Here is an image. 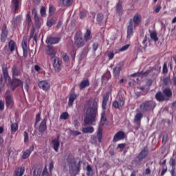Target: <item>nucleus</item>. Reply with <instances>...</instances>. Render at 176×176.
Instances as JSON below:
<instances>
[{
  "label": "nucleus",
  "instance_id": "nucleus-37",
  "mask_svg": "<svg viewBox=\"0 0 176 176\" xmlns=\"http://www.w3.org/2000/svg\"><path fill=\"white\" fill-rule=\"evenodd\" d=\"M2 72L4 79H8V78H9V72L8 71V67L5 65H2Z\"/></svg>",
  "mask_w": 176,
  "mask_h": 176
},
{
  "label": "nucleus",
  "instance_id": "nucleus-43",
  "mask_svg": "<svg viewBox=\"0 0 176 176\" xmlns=\"http://www.w3.org/2000/svg\"><path fill=\"white\" fill-rule=\"evenodd\" d=\"M21 23V16H16V18H14L12 21V24H14V25H17Z\"/></svg>",
  "mask_w": 176,
  "mask_h": 176
},
{
  "label": "nucleus",
  "instance_id": "nucleus-41",
  "mask_svg": "<svg viewBox=\"0 0 176 176\" xmlns=\"http://www.w3.org/2000/svg\"><path fill=\"white\" fill-rule=\"evenodd\" d=\"M74 160H75V157H74V155H72V153L67 154V162L68 164H71L72 163H74Z\"/></svg>",
  "mask_w": 176,
  "mask_h": 176
},
{
  "label": "nucleus",
  "instance_id": "nucleus-28",
  "mask_svg": "<svg viewBox=\"0 0 176 176\" xmlns=\"http://www.w3.org/2000/svg\"><path fill=\"white\" fill-rule=\"evenodd\" d=\"M109 100V94L107 93L103 96L102 102V109H107V104H108V101Z\"/></svg>",
  "mask_w": 176,
  "mask_h": 176
},
{
  "label": "nucleus",
  "instance_id": "nucleus-49",
  "mask_svg": "<svg viewBox=\"0 0 176 176\" xmlns=\"http://www.w3.org/2000/svg\"><path fill=\"white\" fill-rule=\"evenodd\" d=\"M168 142V135L165 134L162 137V145H166L167 142Z\"/></svg>",
  "mask_w": 176,
  "mask_h": 176
},
{
  "label": "nucleus",
  "instance_id": "nucleus-62",
  "mask_svg": "<svg viewBox=\"0 0 176 176\" xmlns=\"http://www.w3.org/2000/svg\"><path fill=\"white\" fill-rule=\"evenodd\" d=\"M73 124L74 125L76 129H78L79 127V121H78V120L76 119H74L73 121Z\"/></svg>",
  "mask_w": 176,
  "mask_h": 176
},
{
  "label": "nucleus",
  "instance_id": "nucleus-61",
  "mask_svg": "<svg viewBox=\"0 0 176 176\" xmlns=\"http://www.w3.org/2000/svg\"><path fill=\"white\" fill-rule=\"evenodd\" d=\"M107 57H109V60H113V58L115 57V54L113 52H109L107 54Z\"/></svg>",
  "mask_w": 176,
  "mask_h": 176
},
{
  "label": "nucleus",
  "instance_id": "nucleus-1",
  "mask_svg": "<svg viewBox=\"0 0 176 176\" xmlns=\"http://www.w3.org/2000/svg\"><path fill=\"white\" fill-rule=\"evenodd\" d=\"M98 100L96 98H90L87 100L84 106L86 111L85 117L84 118L85 124H93L96 122V116H97V111L98 109Z\"/></svg>",
  "mask_w": 176,
  "mask_h": 176
},
{
  "label": "nucleus",
  "instance_id": "nucleus-55",
  "mask_svg": "<svg viewBox=\"0 0 176 176\" xmlns=\"http://www.w3.org/2000/svg\"><path fill=\"white\" fill-rule=\"evenodd\" d=\"M39 122H41V113L36 115L35 125L36 126Z\"/></svg>",
  "mask_w": 176,
  "mask_h": 176
},
{
  "label": "nucleus",
  "instance_id": "nucleus-5",
  "mask_svg": "<svg viewBox=\"0 0 176 176\" xmlns=\"http://www.w3.org/2000/svg\"><path fill=\"white\" fill-rule=\"evenodd\" d=\"M74 45L78 49L85 46V39L82 37V32H77L74 37Z\"/></svg>",
  "mask_w": 176,
  "mask_h": 176
},
{
  "label": "nucleus",
  "instance_id": "nucleus-18",
  "mask_svg": "<svg viewBox=\"0 0 176 176\" xmlns=\"http://www.w3.org/2000/svg\"><path fill=\"white\" fill-rule=\"evenodd\" d=\"M142 20V16H141V14L138 13L135 14L132 19V23H133V27H138V25L141 24Z\"/></svg>",
  "mask_w": 176,
  "mask_h": 176
},
{
  "label": "nucleus",
  "instance_id": "nucleus-44",
  "mask_svg": "<svg viewBox=\"0 0 176 176\" xmlns=\"http://www.w3.org/2000/svg\"><path fill=\"white\" fill-rule=\"evenodd\" d=\"M26 23H27L28 27H31L32 19H31V15L30 14V12H28L26 14Z\"/></svg>",
  "mask_w": 176,
  "mask_h": 176
},
{
  "label": "nucleus",
  "instance_id": "nucleus-30",
  "mask_svg": "<svg viewBox=\"0 0 176 176\" xmlns=\"http://www.w3.org/2000/svg\"><path fill=\"white\" fill-rule=\"evenodd\" d=\"M116 13L118 16L123 14V6H122V1H119L116 6Z\"/></svg>",
  "mask_w": 176,
  "mask_h": 176
},
{
  "label": "nucleus",
  "instance_id": "nucleus-48",
  "mask_svg": "<svg viewBox=\"0 0 176 176\" xmlns=\"http://www.w3.org/2000/svg\"><path fill=\"white\" fill-rule=\"evenodd\" d=\"M169 166H170L172 167V168H175V166H176L175 159H174L173 157L170 158Z\"/></svg>",
  "mask_w": 176,
  "mask_h": 176
},
{
  "label": "nucleus",
  "instance_id": "nucleus-59",
  "mask_svg": "<svg viewBox=\"0 0 176 176\" xmlns=\"http://www.w3.org/2000/svg\"><path fill=\"white\" fill-rule=\"evenodd\" d=\"M71 134L74 137H76V135H80V134H82V133L80 132H79L78 131H71Z\"/></svg>",
  "mask_w": 176,
  "mask_h": 176
},
{
  "label": "nucleus",
  "instance_id": "nucleus-23",
  "mask_svg": "<svg viewBox=\"0 0 176 176\" xmlns=\"http://www.w3.org/2000/svg\"><path fill=\"white\" fill-rule=\"evenodd\" d=\"M34 152V146H31L29 149L26 150L25 151H23L22 154V159L25 160V159H28L30 157V155Z\"/></svg>",
  "mask_w": 176,
  "mask_h": 176
},
{
  "label": "nucleus",
  "instance_id": "nucleus-29",
  "mask_svg": "<svg viewBox=\"0 0 176 176\" xmlns=\"http://www.w3.org/2000/svg\"><path fill=\"white\" fill-rule=\"evenodd\" d=\"M11 85L12 86H16V87L21 86L23 89V85H24V82L19 78H13V80L11 82Z\"/></svg>",
  "mask_w": 176,
  "mask_h": 176
},
{
  "label": "nucleus",
  "instance_id": "nucleus-60",
  "mask_svg": "<svg viewBox=\"0 0 176 176\" xmlns=\"http://www.w3.org/2000/svg\"><path fill=\"white\" fill-rule=\"evenodd\" d=\"M23 137H24V142H28V133L27 131H24L23 133Z\"/></svg>",
  "mask_w": 176,
  "mask_h": 176
},
{
  "label": "nucleus",
  "instance_id": "nucleus-45",
  "mask_svg": "<svg viewBox=\"0 0 176 176\" xmlns=\"http://www.w3.org/2000/svg\"><path fill=\"white\" fill-rule=\"evenodd\" d=\"M69 114H68V112H63L60 116V119L63 120H67V119H69Z\"/></svg>",
  "mask_w": 176,
  "mask_h": 176
},
{
  "label": "nucleus",
  "instance_id": "nucleus-19",
  "mask_svg": "<svg viewBox=\"0 0 176 176\" xmlns=\"http://www.w3.org/2000/svg\"><path fill=\"white\" fill-rule=\"evenodd\" d=\"M20 3H21V0H12L10 8L15 13L19 12V7L20 6Z\"/></svg>",
  "mask_w": 176,
  "mask_h": 176
},
{
  "label": "nucleus",
  "instance_id": "nucleus-17",
  "mask_svg": "<svg viewBox=\"0 0 176 176\" xmlns=\"http://www.w3.org/2000/svg\"><path fill=\"white\" fill-rule=\"evenodd\" d=\"M124 137H126L124 132L119 131L114 135L113 142H118V141H120V140H124Z\"/></svg>",
  "mask_w": 176,
  "mask_h": 176
},
{
  "label": "nucleus",
  "instance_id": "nucleus-36",
  "mask_svg": "<svg viewBox=\"0 0 176 176\" xmlns=\"http://www.w3.org/2000/svg\"><path fill=\"white\" fill-rule=\"evenodd\" d=\"M25 171V169L24 168V167L17 168L14 171V176H23L24 175Z\"/></svg>",
  "mask_w": 176,
  "mask_h": 176
},
{
  "label": "nucleus",
  "instance_id": "nucleus-51",
  "mask_svg": "<svg viewBox=\"0 0 176 176\" xmlns=\"http://www.w3.org/2000/svg\"><path fill=\"white\" fill-rule=\"evenodd\" d=\"M96 20L98 23H101L104 20V14L102 13L98 14Z\"/></svg>",
  "mask_w": 176,
  "mask_h": 176
},
{
  "label": "nucleus",
  "instance_id": "nucleus-6",
  "mask_svg": "<svg viewBox=\"0 0 176 176\" xmlns=\"http://www.w3.org/2000/svg\"><path fill=\"white\" fill-rule=\"evenodd\" d=\"M102 140V128L99 126L98 128V131L96 135H92L91 137V142L94 145H97V143H100Z\"/></svg>",
  "mask_w": 176,
  "mask_h": 176
},
{
  "label": "nucleus",
  "instance_id": "nucleus-16",
  "mask_svg": "<svg viewBox=\"0 0 176 176\" xmlns=\"http://www.w3.org/2000/svg\"><path fill=\"white\" fill-rule=\"evenodd\" d=\"M47 123V117H45L41 122L40 123L38 126V131L41 133L43 134V132L47 130V125L46 124Z\"/></svg>",
  "mask_w": 176,
  "mask_h": 176
},
{
  "label": "nucleus",
  "instance_id": "nucleus-2",
  "mask_svg": "<svg viewBox=\"0 0 176 176\" xmlns=\"http://www.w3.org/2000/svg\"><path fill=\"white\" fill-rule=\"evenodd\" d=\"M173 97V90L170 87H166L163 89L162 93L158 92L155 94V98L157 101H170V99Z\"/></svg>",
  "mask_w": 176,
  "mask_h": 176
},
{
  "label": "nucleus",
  "instance_id": "nucleus-26",
  "mask_svg": "<svg viewBox=\"0 0 176 176\" xmlns=\"http://www.w3.org/2000/svg\"><path fill=\"white\" fill-rule=\"evenodd\" d=\"M89 86H90V80H89V78H86L80 82L79 85V89L80 90H83V89L89 87Z\"/></svg>",
  "mask_w": 176,
  "mask_h": 176
},
{
  "label": "nucleus",
  "instance_id": "nucleus-64",
  "mask_svg": "<svg viewBox=\"0 0 176 176\" xmlns=\"http://www.w3.org/2000/svg\"><path fill=\"white\" fill-rule=\"evenodd\" d=\"M47 167L45 166L43 170V173H42V176H47Z\"/></svg>",
  "mask_w": 176,
  "mask_h": 176
},
{
  "label": "nucleus",
  "instance_id": "nucleus-32",
  "mask_svg": "<svg viewBox=\"0 0 176 176\" xmlns=\"http://www.w3.org/2000/svg\"><path fill=\"white\" fill-rule=\"evenodd\" d=\"M8 48L11 53H13L16 49H17V45H16V42L13 40H10L8 43Z\"/></svg>",
  "mask_w": 176,
  "mask_h": 176
},
{
  "label": "nucleus",
  "instance_id": "nucleus-24",
  "mask_svg": "<svg viewBox=\"0 0 176 176\" xmlns=\"http://www.w3.org/2000/svg\"><path fill=\"white\" fill-rule=\"evenodd\" d=\"M22 49H23V57H28V47H27V39L23 38L21 43Z\"/></svg>",
  "mask_w": 176,
  "mask_h": 176
},
{
  "label": "nucleus",
  "instance_id": "nucleus-25",
  "mask_svg": "<svg viewBox=\"0 0 176 176\" xmlns=\"http://www.w3.org/2000/svg\"><path fill=\"white\" fill-rule=\"evenodd\" d=\"M143 115L142 113H138L133 119V123L135 124H137V126H139V127H141V119H142Z\"/></svg>",
  "mask_w": 176,
  "mask_h": 176
},
{
  "label": "nucleus",
  "instance_id": "nucleus-40",
  "mask_svg": "<svg viewBox=\"0 0 176 176\" xmlns=\"http://www.w3.org/2000/svg\"><path fill=\"white\" fill-rule=\"evenodd\" d=\"M60 56L63 61H65V63H68V61H69V56H68V54H67L66 52H62L60 53Z\"/></svg>",
  "mask_w": 176,
  "mask_h": 176
},
{
  "label": "nucleus",
  "instance_id": "nucleus-56",
  "mask_svg": "<svg viewBox=\"0 0 176 176\" xmlns=\"http://www.w3.org/2000/svg\"><path fill=\"white\" fill-rule=\"evenodd\" d=\"M102 168H103V170H104L105 173H107L108 170H109V164L104 163L102 164Z\"/></svg>",
  "mask_w": 176,
  "mask_h": 176
},
{
  "label": "nucleus",
  "instance_id": "nucleus-3",
  "mask_svg": "<svg viewBox=\"0 0 176 176\" xmlns=\"http://www.w3.org/2000/svg\"><path fill=\"white\" fill-rule=\"evenodd\" d=\"M6 100V105L8 109H12L14 105V100L10 90H7L4 94Z\"/></svg>",
  "mask_w": 176,
  "mask_h": 176
},
{
  "label": "nucleus",
  "instance_id": "nucleus-4",
  "mask_svg": "<svg viewBox=\"0 0 176 176\" xmlns=\"http://www.w3.org/2000/svg\"><path fill=\"white\" fill-rule=\"evenodd\" d=\"M23 64L19 65V63L14 64L11 69L12 78H14L15 76H21V75H23Z\"/></svg>",
  "mask_w": 176,
  "mask_h": 176
},
{
  "label": "nucleus",
  "instance_id": "nucleus-38",
  "mask_svg": "<svg viewBox=\"0 0 176 176\" xmlns=\"http://www.w3.org/2000/svg\"><path fill=\"white\" fill-rule=\"evenodd\" d=\"M10 129L11 133H16L19 130V124L17 122L12 123Z\"/></svg>",
  "mask_w": 176,
  "mask_h": 176
},
{
  "label": "nucleus",
  "instance_id": "nucleus-53",
  "mask_svg": "<svg viewBox=\"0 0 176 176\" xmlns=\"http://www.w3.org/2000/svg\"><path fill=\"white\" fill-rule=\"evenodd\" d=\"M53 168H54V162L51 161L49 164V171L52 174V172L53 171Z\"/></svg>",
  "mask_w": 176,
  "mask_h": 176
},
{
  "label": "nucleus",
  "instance_id": "nucleus-34",
  "mask_svg": "<svg viewBox=\"0 0 176 176\" xmlns=\"http://www.w3.org/2000/svg\"><path fill=\"white\" fill-rule=\"evenodd\" d=\"M82 132L84 134H93L94 133V127L93 126H87V127H84L82 129Z\"/></svg>",
  "mask_w": 176,
  "mask_h": 176
},
{
  "label": "nucleus",
  "instance_id": "nucleus-12",
  "mask_svg": "<svg viewBox=\"0 0 176 176\" xmlns=\"http://www.w3.org/2000/svg\"><path fill=\"white\" fill-rule=\"evenodd\" d=\"M149 155V151H148V148L144 147L140 153L137 155L136 159H138V162H142L144 159H146Z\"/></svg>",
  "mask_w": 176,
  "mask_h": 176
},
{
  "label": "nucleus",
  "instance_id": "nucleus-22",
  "mask_svg": "<svg viewBox=\"0 0 176 176\" xmlns=\"http://www.w3.org/2000/svg\"><path fill=\"white\" fill-rule=\"evenodd\" d=\"M58 3L62 8H69L74 3V0H58Z\"/></svg>",
  "mask_w": 176,
  "mask_h": 176
},
{
  "label": "nucleus",
  "instance_id": "nucleus-13",
  "mask_svg": "<svg viewBox=\"0 0 176 176\" xmlns=\"http://www.w3.org/2000/svg\"><path fill=\"white\" fill-rule=\"evenodd\" d=\"M125 99L123 96H119L118 100H115L113 102V107L116 108V109H119V108H122V107H124Z\"/></svg>",
  "mask_w": 176,
  "mask_h": 176
},
{
  "label": "nucleus",
  "instance_id": "nucleus-57",
  "mask_svg": "<svg viewBox=\"0 0 176 176\" xmlns=\"http://www.w3.org/2000/svg\"><path fill=\"white\" fill-rule=\"evenodd\" d=\"M168 72V69L167 68V63H164L162 68V73L167 74Z\"/></svg>",
  "mask_w": 176,
  "mask_h": 176
},
{
  "label": "nucleus",
  "instance_id": "nucleus-58",
  "mask_svg": "<svg viewBox=\"0 0 176 176\" xmlns=\"http://www.w3.org/2000/svg\"><path fill=\"white\" fill-rule=\"evenodd\" d=\"M129 47H130V45L129 44L125 45L122 46L119 50V52H124V51L127 50V49H129Z\"/></svg>",
  "mask_w": 176,
  "mask_h": 176
},
{
  "label": "nucleus",
  "instance_id": "nucleus-14",
  "mask_svg": "<svg viewBox=\"0 0 176 176\" xmlns=\"http://www.w3.org/2000/svg\"><path fill=\"white\" fill-rule=\"evenodd\" d=\"M38 86L40 89L44 90V91H48V90H50V82L46 80L39 81Z\"/></svg>",
  "mask_w": 176,
  "mask_h": 176
},
{
  "label": "nucleus",
  "instance_id": "nucleus-54",
  "mask_svg": "<svg viewBox=\"0 0 176 176\" xmlns=\"http://www.w3.org/2000/svg\"><path fill=\"white\" fill-rule=\"evenodd\" d=\"M41 15L42 17H45L46 16V8L44 6H42L40 10Z\"/></svg>",
  "mask_w": 176,
  "mask_h": 176
},
{
  "label": "nucleus",
  "instance_id": "nucleus-33",
  "mask_svg": "<svg viewBox=\"0 0 176 176\" xmlns=\"http://www.w3.org/2000/svg\"><path fill=\"white\" fill-rule=\"evenodd\" d=\"M52 144L55 152H58V148H60V141H58V139H54L52 140Z\"/></svg>",
  "mask_w": 176,
  "mask_h": 176
},
{
  "label": "nucleus",
  "instance_id": "nucleus-15",
  "mask_svg": "<svg viewBox=\"0 0 176 176\" xmlns=\"http://www.w3.org/2000/svg\"><path fill=\"white\" fill-rule=\"evenodd\" d=\"M53 60V67L56 72H60L61 71L62 62L58 57L54 58Z\"/></svg>",
  "mask_w": 176,
  "mask_h": 176
},
{
  "label": "nucleus",
  "instance_id": "nucleus-46",
  "mask_svg": "<svg viewBox=\"0 0 176 176\" xmlns=\"http://www.w3.org/2000/svg\"><path fill=\"white\" fill-rule=\"evenodd\" d=\"M100 123L102 124V126L107 123V117H105V113H101Z\"/></svg>",
  "mask_w": 176,
  "mask_h": 176
},
{
  "label": "nucleus",
  "instance_id": "nucleus-39",
  "mask_svg": "<svg viewBox=\"0 0 176 176\" xmlns=\"http://www.w3.org/2000/svg\"><path fill=\"white\" fill-rule=\"evenodd\" d=\"M34 34H35V28H32L30 30V38L32 39L33 38L34 41L36 42L38 38L36 37V34L34 35Z\"/></svg>",
  "mask_w": 176,
  "mask_h": 176
},
{
  "label": "nucleus",
  "instance_id": "nucleus-35",
  "mask_svg": "<svg viewBox=\"0 0 176 176\" xmlns=\"http://www.w3.org/2000/svg\"><path fill=\"white\" fill-rule=\"evenodd\" d=\"M76 98H78V95L76 94H70L68 102L69 107H72Z\"/></svg>",
  "mask_w": 176,
  "mask_h": 176
},
{
  "label": "nucleus",
  "instance_id": "nucleus-10",
  "mask_svg": "<svg viewBox=\"0 0 176 176\" xmlns=\"http://www.w3.org/2000/svg\"><path fill=\"white\" fill-rule=\"evenodd\" d=\"M8 34H9L8 27L6 26V24L4 23L1 28V33L0 35V41L2 43H5V42H6V40L8 39Z\"/></svg>",
  "mask_w": 176,
  "mask_h": 176
},
{
  "label": "nucleus",
  "instance_id": "nucleus-9",
  "mask_svg": "<svg viewBox=\"0 0 176 176\" xmlns=\"http://www.w3.org/2000/svg\"><path fill=\"white\" fill-rule=\"evenodd\" d=\"M140 109L143 112L146 111H153V102L152 101H146L140 104Z\"/></svg>",
  "mask_w": 176,
  "mask_h": 176
},
{
  "label": "nucleus",
  "instance_id": "nucleus-52",
  "mask_svg": "<svg viewBox=\"0 0 176 176\" xmlns=\"http://www.w3.org/2000/svg\"><path fill=\"white\" fill-rule=\"evenodd\" d=\"M30 175L31 176H41V174L39 173V172H36V168H32V170H31V173H30Z\"/></svg>",
  "mask_w": 176,
  "mask_h": 176
},
{
  "label": "nucleus",
  "instance_id": "nucleus-20",
  "mask_svg": "<svg viewBox=\"0 0 176 176\" xmlns=\"http://www.w3.org/2000/svg\"><path fill=\"white\" fill-rule=\"evenodd\" d=\"M127 30V35H126V38L128 39H130V38H131L133 34V19H131L129 21V25L126 28Z\"/></svg>",
  "mask_w": 176,
  "mask_h": 176
},
{
  "label": "nucleus",
  "instance_id": "nucleus-21",
  "mask_svg": "<svg viewBox=\"0 0 176 176\" xmlns=\"http://www.w3.org/2000/svg\"><path fill=\"white\" fill-rule=\"evenodd\" d=\"M60 41H61L60 37H48L45 42L47 45H57Z\"/></svg>",
  "mask_w": 176,
  "mask_h": 176
},
{
  "label": "nucleus",
  "instance_id": "nucleus-27",
  "mask_svg": "<svg viewBox=\"0 0 176 176\" xmlns=\"http://www.w3.org/2000/svg\"><path fill=\"white\" fill-rule=\"evenodd\" d=\"M110 78H112V75H111V72L109 70H107L106 72V74H104L102 76V83H104V85H107Z\"/></svg>",
  "mask_w": 176,
  "mask_h": 176
},
{
  "label": "nucleus",
  "instance_id": "nucleus-50",
  "mask_svg": "<svg viewBox=\"0 0 176 176\" xmlns=\"http://www.w3.org/2000/svg\"><path fill=\"white\" fill-rule=\"evenodd\" d=\"M56 23V20H54V19H49L47 21V25L50 28V27H53L54 24Z\"/></svg>",
  "mask_w": 176,
  "mask_h": 176
},
{
  "label": "nucleus",
  "instance_id": "nucleus-11",
  "mask_svg": "<svg viewBox=\"0 0 176 176\" xmlns=\"http://www.w3.org/2000/svg\"><path fill=\"white\" fill-rule=\"evenodd\" d=\"M45 54H47V56H50V57H51V59L53 60L56 58V54H57V52H56L54 47L52 45H47V49L45 50Z\"/></svg>",
  "mask_w": 176,
  "mask_h": 176
},
{
  "label": "nucleus",
  "instance_id": "nucleus-63",
  "mask_svg": "<svg viewBox=\"0 0 176 176\" xmlns=\"http://www.w3.org/2000/svg\"><path fill=\"white\" fill-rule=\"evenodd\" d=\"M98 43H94L92 45V48H93V50L94 52H96L97 50V49H98Z\"/></svg>",
  "mask_w": 176,
  "mask_h": 176
},
{
  "label": "nucleus",
  "instance_id": "nucleus-8",
  "mask_svg": "<svg viewBox=\"0 0 176 176\" xmlns=\"http://www.w3.org/2000/svg\"><path fill=\"white\" fill-rule=\"evenodd\" d=\"M32 14L34 17L36 28H37V30H39L41 28V25H42V23H41V19L38 16V12L36 11V8H33L32 11Z\"/></svg>",
  "mask_w": 176,
  "mask_h": 176
},
{
  "label": "nucleus",
  "instance_id": "nucleus-31",
  "mask_svg": "<svg viewBox=\"0 0 176 176\" xmlns=\"http://www.w3.org/2000/svg\"><path fill=\"white\" fill-rule=\"evenodd\" d=\"M93 38V36L91 35V30L89 29L86 30V32L84 34V40L85 42H89L91 39Z\"/></svg>",
  "mask_w": 176,
  "mask_h": 176
},
{
  "label": "nucleus",
  "instance_id": "nucleus-42",
  "mask_svg": "<svg viewBox=\"0 0 176 176\" xmlns=\"http://www.w3.org/2000/svg\"><path fill=\"white\" fill-rule=\"evenodd\" d=\"M94 174V171H93V168L90 166V164H88L87 166V176H92Z\"/></svg>",
  "mask_w": 176,
  "mask_h": 176
},
{
  "label": "nucleus",
  "instance_id": "nucleus-7",
  "mask_svg": "<svg viewBox=\"0 0 176 176\" xmlns=\"http://www.w3.org/2000/svg\"><path fill=\"white\" fill-rule=\"evenodd\" d=\"M124 64L123 62L118 63L116 66L113 69V75L116 79H119V76H120V72L122 69H123V67Z\"/></svg>",
  "mask_w": 176,
  "mask_h": 176
},
{
  "label": "nucleus",
  "instance_id": "nucleus-47",
  "mask_svg": "<svg viewBox=\"0 0 176 176\" xmlns=\"http://www.w3.org/2000/svg\"><path fill=\"white\" fill-rule=\"evenodd\" d=\"M163 83L165 85V86H168L171 83V78H170V77L164 78Z\"/></svg>",
  "mask_w": 176,
  "mask_h": 176
}]
</instances>
